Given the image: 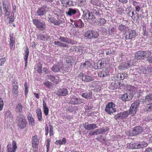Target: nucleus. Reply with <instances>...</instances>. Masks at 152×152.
Listing matches in <instances>:
<instances>
[{"instance_id": "f257e3e1", "label": "nucleus", "mask_w": 152, "mask_h": 152, "mask_svg": "<svg viewBox=\"0 0 152 152\" xmlns=\"http://www.w3.org/2000/svg\"><path fill=\"white\" fill-rule=\"evenodd\" d=\"M17 120L18 126L21 129H24L26 127L27 121L25 119V116L20 114L18 115Z\"/></svg>"}, {"instance_id": "f03ea898", "label": "nucleus", "mask_w": 152, "mask_h": 152, "mask_svg": "<svg viewBox=\"0 0 152 152\" xmlns=\"http://www.w3.org/2000/svg\"><path fill=\"white\" fill-rule=\"evenodd\" d=\"M151 54L150 51H139L135 54V58L137 59H143L144 58L150 56Z\"/></svg>"}, {"instance_id": "7ed1b4c3", "label": "nucleus", "mask_w": 152, "mask_h": 152, "mask_svg": "<svg viewBox=\"0 0 152 152\" xmlns=\"http://www.w3.org/2000/svg\"><path fill=\"white\" fill-rule=\"evenodd\" d=\"M148 144L146 142H142L140 143L131 142L129 147L132 149H140L143 148L147 146Z\"/></svg>"}, {"instance_id": "20e7f679", "label": "nucleus", "mask_w": 152, "mask_h": 152, "mask_svg": "<svg viewBox=\"0 0 152 152\" xmlns=\"http://www.w3.org/2000/svg\"><path fill=\"white\" fill-rule=\"evenodd\" d=\"M84 36L85 38L91 39L97 38L99 36V34L96 31L94 30H88L85 33Z\"/></svg>"}, {"instance_id": "39448f33", "label": "nucleus", "mask_w": 152, "mask_h": 152, "mask_svg": "<svg viewBox=\"0 0 152 152\" xmlns=\"http://www.w3.org/2000/svg\"><path fill=\"white\" fill-rule=\"evenodd\" d=\"M140 101L139 100H136L131 104L129 109V114H135L139 107Z\"/></svg>"}, {"instance_id": "423d86ee", "label": "nucleus", "mask_w": 152, "mask_h": 152, "mask_svg": "<svg viewBox=\"0 0 152 152\" xmlns=\"http://www.w3.org/2000/svg\"><path fill=\"white\" fill-rule=\"evenodd\" d=\"M115 105L113 102H110L106 105L105 111L110 114H113L116 111V109L114 108Z\"/></svg>"}, {"instance_id": "0eeeda50", "label": "nucleus", "mask_w": 152, "mask_h": 152, "mask_svg": "<svg viewBox=\"0 0 152 152\" xmlns=\"http://www.w3.org/2000/svg\"><path fill=\"white\" fill-rule=\"evenodd\" d=\"M33 22L34 25L39 30H43L45 28L46 26L45 23L41 22L39 20L34 19L33 20Z\"/></svg>"}, {"instance_id": "6e6552de", "label": "nucleus", "mask_w": 152, "mask_h": 152, "mask_svg": "<svg viewBox=\"0 0 152 152\" xmlns=\"http://www.w3.org/2000/svg\"><path fill=\"white\" fill-rule=\"evenodd\" d=\"M107 130V128H102V129H98L93 131H91L89 132L88 134V136L90 137L94 135L101 134L103 133H104Z\"/></svg>"}, {"instance_id": "1a4fd4ad", "label": "nucleus", "mask_w": 152, "mask_h": 152, "mask_svg": "<svg viewBox=\"0 0 152 152\" xmlns=\"http://www.w3.org/2000/svg\"><path fill=\"white\" fill-rule=\"evenodd\" d=\"M129 115L128 111L121 112L115 115L114 116V118L115 120L122 119L126 118Z\"/></svg>"}, {"instance_id": "9d476101", "label": "nucleus", "mask_w": 152, "mask_h": 152, "mask_svg": "<svg viewBox=\"0 0 152 152\" xmlns=\"http://www.w3.org/2000/svg\"><path fill=\"white\" fill-rule=\"evenodd\" d=\"M48 10V7L46 5H44L41 7L39 8L36 13L38 16H42L46 14Z\"/></svg>"}, {"instance_id": "9b49d317", "label": "nucleus", "mask_w": 152, "mask_h": 152, "mask_svg": "<svg viewBox=\"0 0 152 152\" xmlns=\"http://www.w3.org/2000/svg\"><path fill=\"white\" fill-rule=\"evenodd\" d=\"M132 93H129L128 92L126 94L121 95L120 99L121 100L126 102L131 100L133 98Z\"/></svg>"}, {"instance_id": "f8f14e48", "label": "nucleus", "mask_w": 152, "mask_h": 152, "mask_svg": "<svg viewBox=\"0 0 152 152\" xmlns=\"http://www.w3.org/2000/svg\"><path fill=\"white\" fill-rule=\"evenodd\" d=\"M12 146L11 144H8L7 146V152H15L17 148L16 142L14 140L12 142Z\"/></svg>"}, {"instance_id": "ddd939ff", "label": "nucleus", "mask_w": 152, "mask_h": 152, "mask_svg": "<svg viewBox=\"0 0 152 152\" xmlns=\"http://www.w3.org/2000/svg\"><path fill=\"white\" fill-rule=\"evenodd\" d=\"M83 16L86 19L93 20L95 18V17L92 13L87 10L83 11Z\"/></svg>"}, {"instance_id": "4468645a", "label": "nucleus", "mask_w": 152, "mask_h": 152, "mask_svg": "<svg viewBox=\"0 0 152 152\" xmlns=\"http://www.w3.org/2000/svg\"><path fill=\"white\" fill-rule=\"evenodd\" d=\"M137 35V33L135 30L129 29L126 33L125 38L126 39H131L135 37Z\"/></svg>"}, {"instance_id": "2eb2a0df", "label": "nucleus", "mask_w": 152, "mask_h": 152, "mask_svg": "<svg viewBox=\"0 0 152 152\" xmlns=\"http://www.w3.org/2000/svg\"><path fill=\"white\" fill-rule=\"evenodd\" d=\"M63 68L64 66L62 64H54L50 69L53 72H60V70L63 69Z\"/></svg>"}, {"instance_id": "dca6fc26", "label": "nucleus", "mask_w": 152, "mask_h": 152, "mask_svg": "<svg viewBox=\"0 0 152 152\" xmlns=\"http://www.w3.org/2000/svg\"><path fill=\"white\" fill-rule=\"evenodd\" d=\"M142 131V129L141 127L136 126L134 128L133 130L132 131L130 134H131L132 136L137 135L141 133Z\"/></svg>"}, {"instance_id": "f3484780", "label": "nucleus", "mask_w": 152, "mask_h": 152, "mask_svg": "<svg viewBox=\"0 0 152 152\" xmlns=\"http://www.w3.org/2000/svg\"><path fill=\"white\" fill-rule=\"evenodd\" d=\"M80 76L82 77V80L86 82H90L94 81V78L90 75H85L84 77L83 73H80Z\"/></svg>"}, {"instance_id": "a211bd4d", "label": "nucleus", "mask_w": 152, "mask_h": 152, "mask_svg": "<svg viewBox=\"0 0 152 152\" xmlns=\"http://www.w3.org/2000/svg\"><path fill=\"white\" fill-rule=\"evenodd\" d=\"M56 94L59 96H66L68 94V90L65 88H59Z\"/></svg>"}, {"instance_id": "6ab92c4d", "label": "nucleus", "mask_w": 152, "mask_h": 152, "mask_svg": "<svg viewBox=\"0 0 152 152\" xmlns=\"http://www.w3.org/2000/svg\"><path fill=\"white\" fill-rule=\"evenodd\" d=\"M83 100L82 99L74 97L71 99L70 103L73 104H78L83 102Z\"/></svg>"}, {"instance_id": "aec40b11", "label": "nucleus", "mask_w": 152, "mask_h": 152, "mask_svg": "<svg viewBox=\"0 0 152 152\" xmlns=\"http://www.w3.org/2000/svg\"><path fill=\"white\" fill-rule=\"evenodd\" d=\"M85 129L88 130H93L96 128H98L96 124H85L84 126Z\"/></svg>"}, {"instance_id": "412c9836", "label": "nucleus", "mask_w": 152, "mask_h": 152, "mask_svg": "<svg viewBox=\"0 0 152 152\" xmlns=\"http://www.w3.org/2000/svg\"><path fill=\"white\" fill-rule=\"evenodd\" d=\"M152 101V94H148L146 96L143 97L142 103L144 104L147 102H149Z\"/></svg>"}, {"instance_id": "4be33fe9", "label": "nucleus", "mask_w": 152, "mask_h": 152, "mask_svg": "<svg viewBox=\"0 0 152 152\" xmlns=\"http://www.w3.org/2000/svg\"><path fill=\"white\" fill-rule=\"evenodd\" d=\"M37 136H34L32 138V146L34 148H36L39 144L38 139Z\"/></svg>"}, {"instance_id": "5701e85b", "label": "nucleus", "mask_w": 152, "mask_h": 152, "mask_svg": "<svg viewBox=\"0 0 152 152\" xmlns=\"http://www.w3.org/2000/svg\"><path fill=\"white\" fill-rule=\"evenodd\" d=\"M84 26V23L81 20H79L78 21H75L73 25V26L75 27L81 28Z\"/></svg>"}, {"instance_id": "b1692460", "label": "nucleus", "mask_w": 152, "mask_h": 152, "mask_svg": "<svg viewBox=\"0 0 152 152\" xmlns=\"http://www.w3.org/2000/svg\"><path fill=\"white\" fill-rule=\"evenodd\" d=\"M109 72L107 69H105L98 73V75L101 77H104L109 75Z\"/></svg>"}, {"instance_id": "393cba45", "label": "nucleus", "mask_w": 152, "mask_h": 152, "mask_svg": "<svg viewBox=\"0 0 152 152\" xmlns=\"http://www.w3.org/2000/svg\"><path fill=\"white\" fill-rule=\"evenodd\" d=\"M92 92L89 90L88 92L83 93L82 96L83 97L86 99H91L92 97Z\"/></svg>"}, {"instance_id": "a878e982", "label": "nucleus", "mask_w": 152, "mask_h": 152, "mask_svg": "<svg viewBox=\"0 0 152 152\" xmlns=\"http://www.w3.org/2000/svg\"><path fill=\"white\" fill-rule=\"evenodd\" d=\"M59 40L63 42L68 44L72 43V40L70 39H68L67 37H65L61 36H60L58 38Z\"/></svg>"}, {"instance_id": "bb28decb", "label": "nucleus", "mask_w": 152, "mask_h": 152, "mask_svg": "<svg viewBox=\"0 0 152 152\" xmlns=\"http://www.w3.org/2000/svg\"><path fill=\"white\" fill-rule=\"evenodd\" d=\"M77 11L76 10L71 8L69 9L68 10L66 11V13L68 15L71 16L76 13Z\"/></svg>"}, {"instance_id": "cd10ccee", "label": "nucleus", "mask_w": 152, "mask_h": 152, "mask_svg": "<svg viewBox=\"0 0 152 152\" xmlns=\"http://www.w3.org/2000/svg\"><path fill=\"white\" fill-rule=\"evenodd\" d=\"M28 118L29 124L30 125L33 126L34 124V121L33 118L32 117L31 115L29 113L28 114Z\"/></svg>"}, {"instance_id": "c85d7f7f", "label": "nucleus", "mask_w": 152, "mask_h": 152, "mask_svg": "<svg viewBox=\"0 0 152 152\" xmlns=\"http://www.w3.org/2000/svg\"><path fill=\"white\" fill-rule=\"evenodd\" d=\"M50 22L54 24L55 25H59L62 23V22L58 20H56L55 18H52L50 19Z\"/></svg>"}, {"instance_id": "c756f323", "label": "nucleus", "mask_w": 152, "mask_h": 152, "mask_svg": "<svg viewBox=\"0 0 152 152\" xmlns=\"http://www.w3.org/2000/svg\"><path fill=\"white\" fill-rule=\"evenodd\" d=\"M12 115L11 112L9 110H7L6 111L5 114V118L6 119L8 120L12 119Z\"/></svg>"}, {"instance_id": "7c9ffc66", "label": "nucleus", "mask_w": 152, "mask_h": 152, "mask_svg": "<svg viewBox=\"0 0 152 152\" xmlns=\"http://www.w3.org/2000/svg\"><path fill=\"white\" fill-rule=\"evenodd\" d=\"M18 85H15L12 88V93L14 95H17L18 93Z\"/></svg>"}, {"instance_id": "2f4dec72", "label": "nucleus", "mask_w": 152, "mask_h": 152, "mask_svg": "<svg viewBox=\"0 0 152 152\" xmlns=\"http://www.w3.org/2000/svg\"><path fill=\"white\" fill-rule=\"evenodd\" d=\"M66 143V140L65 138H64L63 139L58 140L56 141L55 144L56 145L59 144V145H65Z\"/></svg>"}, {"instance_id": "473e14b6", "label": "nucleus", "mask_w": 152, "mask_h": 152, "mask_svg": "<svg viewBox=\"0 0 152 152\" xmlns=\"http://www.w3.org/2000/svg\"><path fill=\"white\" fill-rule=\"evenodd\" d=\"M129 68V65L128 63H125L122 64L121 65L118 67L119 69L121 70H125L126 69Z\"/></svg>"}, {"instance_id": "72a5a7b5", "label": "nucleus", "mask_w": 152, "mask_h": 152, "mask_svg": "<svg viewBox=\"0 0 152 152\" xmlns=\"http://www.w3.org/2000/svg\"><path fill=\"white\" fill-rule=\"evenodd\" d=\"M23 106L20 104L19 103L17 105L15 110L17 112L21 113L22 111Z\"/></svg>"}, {"instance_id": "f704fd0d", "label": "nucleus", "mask_w": 152, "mask_h": 152, "mask_svg": "<svg viewBox=\"0 0 152 152\" xmlns=\"http://www.w3.org/2000/svg\"><path fill=\"white\" fill-rule=\"evenodd\" d=\"M36 113L38 120L40 121H42V113L41 110L40 109L37 110Z\"/></svg>"}, {"instance_id": "c9c22d12", "label": "nucleus", "mask_w": 152, "mask_h": 152, "mask_svg": "<svg viewBox=\"0 0 152 152\" xmlns=\"http://www.w3.org/2000/svg\"><path fill=\"white\" fill-rule=\"evenodd\" d=\"M98 22L97 24L98 25H103L106 23V21L103 18H98L97 19Z\"/></svg>"}, {"instance_id": "e433bc0d", "label": "nucleus", "mask_w": 152, "mask_h": 152, "mask_svg": "<svg viewBox=\"0 0 152 152\" xmlns=\"http://www.w3.org/2000/svg\"><path fill=\"white\" fill-rule=\"evenodd\" d=\"M42 64L41 62H39L37 65V71L39 73H41L42 71Z\"/></svg>"}, {"instance_id": "4c0bfd02", "label": "nucleus", "mask_w": 152, "mask_h": 152, "mask_svg": "<svg viewBox=\"0 0 152 152\" xmlns=\"http://www.w3.org/2000/svg\"><path fill=\"white\" fill-rule=\"evenodd\" d=\"M91 13L93 14V15H99V10L96 7H94L92 10Z\"/></svg>"}, {"instance_id": "58836bf2", "label": "nucleus", "mask_w": 152, "mask_h": 152, "mask_svg": "<svg viewBox=\"0 0 152 152\" xmlns=\"http://www.w3.org/2000/svg\"><path fill=\"white\" fill-rule=\"evenodd\" d=\"M40 38L43 41H47L49 39V36L46 35L45 36L44 34H41L40 36Z\"/></svg>"}, {"instance_id": "ea45409f", "label": "nucleus", "mask_w": 152, "mask_h": 152, "mask_svg": "<svg viewBox=\"0 0 152 152\" xmlns=\"http://www.w3.org/2000/svg\"><path fill=\"white\" fill-rule=\"evenodd\" d=\"M86 3L85 0H80L79 3V5L81 7H84V8H85V6Z\"/></svg>"}, {"instance_id": "a19ab883", "label": "nucleus", "mask_w": 152, "mask_h": 152, "mask_svg": "<svg viewBox=\"0 0 152 152\" xmlns=\"http://www.w3.org/2000/svg\"><path fill=\"white\" fill-rule=\"evenodd\" d=\"M5 0H4V1L3 0L2 1L4 10V11L5 10H9V9L8 7V5L5 3Z\"/></svg>"}, {"instance_id": "79ce46f5", "label": "nucleus", "mask_w": 152, "mask_h": 152, "mask_svg": "<svg viewBox=\"0 0 152 152\" xmlns=\"http://www.w3.org/2000/svg\"><path fill=\"white\" fill-rule=\"evenodd\" d=\"M15 39L14 37H11L10 38V48H12L14 43H15Z\"/></svg>"}, {"instance_id": "37998d69", "label": "nucleus", "mask_w": 152, "mask_h": 152, "mask_svg": "<svg viewBox=\"0 0 152 152\" xmlns=\"http://www.w3.org/2000/svg\"><path fill=\"white\" fill-rule=\"evenodd\" d=\"M98 62H99V65L100 66V67L99 66L98 68H102L104 67L105 64L106 63V61H102L101 60L100 62L99 61Z\"/></svg>"}, {"instance_id": "c03bdc74", "label": "nucleus", "mask_w": 152, "mask_h": 152, "mask_svg": "<svg viewBox=\"0 0 152 152\" xmlns=\"http://www.w3.org/2000/svg\"><path fill=\"white\" fill-rule=\"evenodd\" d=\"M120 77L121 80L126 78L128 77L127 74L125 73H120L119 75Z\"/></svg>"}, {"instance_id": "a18cd8bd", "label": "nucleus", "mask_w": 152, "mask_h": 152, "mask_svg": "<svg viewBox=\"0 0 152 152\" xmlns=\"http://www.w3.org/2000/svg\"><path fill=\"white\" fill-rule=\"evenodd\" d=\"M75 107L72 106H69L66 109V110L69 112H72L75 110Z\"/></svg>"}, {"instance_id": "49530a36", "label": "nucleus", "mask_w": 152, "mask_h": 152, "mask_svg": "<svg viewBox=\"0 0 152 152\" xmlns=\"http://www.w3.org/2000/svg\"><path fill=\"white\" fill-rule=\"evenodd\" d=\"M47 78H49L50 80L53 82H54L57 79L55 76L53 75H47Z\"/></svg>"}, {"instance_id": "de8ad7c7", "label": "nucleus", "mask_w": 152, "mask_h": 152, "mask_svg": "<svg viewBox=\"0 0 152 152\" xmlns=\"http://www.w3.org/2000/svg\"><path fill=\"white\" fill-rule=\"evenodd\" d=\"M60 1L64 6H66L68 5L69 2V0H60Z\"/></svg>"}, {"instance_id": "09e8293b", "label": "nucleus", "mask_w": 152, "mask_h": 152, "mask_svg": "<svg viewBox=\"0 0 152 152\" xmlns=\"http://www.w3.org/2000/svg\"><path fill=\"white\" fill-rule=\"evenodd\" d=\"M119 29L121 31H124L126 29V26L122 24H121L118 27Z\"/></svg>"}, {"instance_id": "8fccbe9b", "label": "nucleus", "mask_w": 152, "mask_h": 152, "mask_svg": "<svg viewBox=\"0 0 152 152\" xmlns=\"http://www.w3.org/2000/svg\"><path fill=\"white\" fill-rule=\"evenodd\" d=\"M50 140L48 139L47 140V143L46 144V147L47 148L46 152H48L49 151V148L50 146Z\"/></svg>"}, {"instance_id": "3c124183", "label": "nucleus", "mask_w": 152, "mask_h": 152, "mask_svg": "<svg viewBox=\"0 0 152 152\" xmlns=\"http://www.w3.org/2000/svg\"><path fill=\"white\" fill-rule=\"evenodd\" d=\"M25 87V94L26 96L28 92V87L27 86V83L26 82H25L24 84Z\"/></svg>"}, {"instance_id": "603ef678", "label": "nucleus", "mask_w": 152, "mask_h": 152, "mask_svg": "<svg viewBox=\"0 0 152 152\" xmlns=\"http://www.w3.org/2000/svg\"><path fill=\"white\" fill-rule=\"evenodd\" d=\"M44 84L48 88H50V86H52V84L50 82L48 81H46L44 83Z\"/></svg>"}, {"instance_id": "864d4df0", "label": "nucleus", "mask_w": 152, "mask_h": 152, "mask_svg": "<svg viewBox=\"0 0 152 152\" xmlns=\"http://www.w3.org/2000/svg\"><path fill=\"white\" fill-rule=\"evenodd\" d=\"M91 3L94 5H99L100 4V2L98 0H92L91 1Z\"/></svg>"}, {"instance_id": "5fc2aeb1", "label": "nucleus", "mask_w": 152, "mask_h": 152, "mask_svg": "<svg viewBox=\"0 0 152 152\" xmlns=\"http://www.w3.org/2000/svg\"><path fill=\"white\" fill-rule=\"evenodd\" d=\"M28 55L24 54V60L25 61V67H26L28 63Z\"/></svg>"}, {"instance_id": "6e6d98bb", "label": "nucleus", "mask_w": 152, "mask_h": 152, "mask_svg": "<svg viewBox=\"0 0 152 152\" xmlns=\"http://www.w3.org/2000/svg\"><path fill=\"white\" fill-rule=\"evenodd\" d=\"M66 61L67 63L68 64L70 65H72V59L68 58H66Z\"/></svg>"}, {"instance_id": "4d7b16f0", "label": "nucleus", "mask_w": 152, "mask_h": 152, "mask_svg": "<svg viewBox=\"0 0 152 152\" xmlns=\"http://www.w3.org/2000/svg\"><path fill=\"white\" fill-rule=\"evenodd\" d=\"M6 60L5 58H3L0 59V66L3 65L4 63Z\"/></svg>"}, {"instance_id": "13d9d810", "label": "nucleus", "mask_w": 152, "mask_h": 152, "mask_svg": "<svg viewBox=\"0 0 152 152\" xmlns=\"http://www.w3.org/2000/svg\"><path fill=\"white\" fill-rule=\"evenodd\" d=\"M132 18L134 20H137L139 18V15L137 13H136L134 16H132Z\"/></svg>"}, {"instance_id": "bf43d9fd", "label": "nucleus", "mask_w": 152, "mask_h": 152, "mask_svg": "<svg viewBox=\"0 0 152 152\" xmlns=\"http://www.w3.org/2000/svg\"><path fill=\"white\" fill-rule=\"evenodd\" d=\"M83 50L82 49V47L80 46H77V52L80 54L83 53Z\"/></svg>"}, {"instance_id": "052dcab7", "label": "nucleus", "mask_w": 152, "mask_h": 152, "mask_svg": "<svg viewBox=\"0 0 152 152\" xmlns=\"http://www.w3.org/2000/svg\"><path fill=\"white\" fill-rule=\"evenodd\" d=\"M44 113L45 115H47L48 114L49 109L48 107L46 108H43Z\"/></svg>"}, {"instance_id": "680f3d73", "label": "nucleus", "mask_w": 152, "mask_h": 152, "mask_svg": "<svg viewBox=\"0 0 152 152\" xmlns=\"http://www.w3.org/2000/svg\"><path fill=\"white\" fill-rule=\"evenodd\" d=\"M49 126H50V134L51 136L53 135V128L51 125H49Z\"/></svg>"}, {"instance_id": "e2e57ef3", "label": "nucleus", "mask_w": 152, "mask_h": 152, "mask_svg": "<svg viewBox=\"0 0 152 152\" xmlns=\"http://www.w3.org/2000/svg\"><path fill=\"white\" fill-rule=\"evenodd\" d=\"M146 60L149 63H152V56H148Z\"/></svg>"}, {"instance_id": "0e129e2a", "label": "nucleus", "mask_w": 152, "mask_h": 152, "mask_svg": "<svg viewBox=\"0 0 152 152\" xmlns=\"http://www.w3.org/2000/svg\"><path fill=\"white\" fill-rule=\"evenodd\" d=\"M77 46H73L71 47V50L73 52H77Z\"/></svg>"}, {"instance_id": "69168bd1", "label": "nucleus", "mask_w": 152, "mask_h": 152, "mask_svg": "<svg viewBox=\"0 0 152 152\" xmlns=\"http://www.w3.org/2000/svg\"><path fill=\"white\" fill-rule=\"evenodd\" d=\"M129 67H132L134 65L133 61V60H130L128 63Z\"/></svg>"}, {"instance_id": "338daca9", "label": "nucleus", "mask_w": 152, "mask_h": 152, "mask_svg": "<svg viewBox=\"0 0 152 152\" xmlns=\"http://www.w3.org/2000/svg\"><path fill=\"white\" fill-rule=\"evenodd\" d=\"M146 110L148 111H151L152 110V105H148V107L146 108Z\"/></svg>"}, {"instance_id": "774afa93", "label": "nucleus", "mask_w": 152, "mask_h": 152, "mask_svg": "<svg viewBox=\"0 0 152 152\" xmlns=\"http://www.w3.org/2000/svg\"><path fill=\"white\" fill-rule=\"evenodd\" d=\"M144 152H152V149L150 148H147Z\"/></svg>"}]
</instances>
